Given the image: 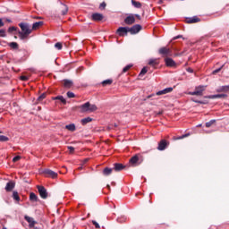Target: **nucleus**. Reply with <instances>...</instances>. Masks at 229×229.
<instances>
[{
	"instance_id": "nucleus-1",
	"label": "nucleus",
	"mask_w": 229,
	"mask_h": 229,
	"mask_svg": "<svg viewBox=\"0 0 229 229\" xmlns=\"http://www.w3.org/2000/svg\"><path fill=\"white\" fill-rule=\"evenodd\" d=\"M142 162H144V157L140 154H136L130 159L131 165H140Z\"/></svg>"
},
{
	"instance_id": "nucleus-2",
	"label": "nucleus",
	"mask_w": 229,
	"mask_h": 229,
	"mask_svg": "<svg viewBox=\"0 0 229 229\" xmlns=\"http://www.w3.org/2000/svg\"><path fill=\"white\" fill-rule=\"evenodd\" d=\"M207 89V86H198L195 88L194 91H190V96H203V91Z\"/></svg>"
},
{
	"instance_id": "nucleus-3",
	"label": "nucleus",
	"mask_w": 229,
	"mask_h": 229,
	"mask_svg": "<svg viewBox=\"0 0 229 229\" xmlns=\"http://www.w3.org/2000/svg\"><path fill=\"white\" fill-rule=\"evenodd\" d=\"M19 26L21 30V33H27V34L31 35V29H30V24L21 22V23H19Z\"/></svg>"
},
{
	"instance_id": "nucleus-4",
	"label": "nucleus",
	"mask_w": 229,
	"mask_h": 229,
	"mask_svg": "<svg viewBox=\"0 0 229 229\" xmlns=\"http://www.w3.org/2000/svg\"><path fill=\"white\" fill-rule=\"evenodd\" d=\"M140 30H142V26L140 24H135L129 28V33H131V35H137Z\"/></svg>"
},
{
	"instance_id": "nucleus-5",
	"label": "nucleus",
	"mask_w": 229,
	"mask_h": 229,
	"mask_svg": "<svg viewBox=\"0 0 229 229\" xmlns=\"http://www.w3.org/2000/svg\"><path fill=\"white\" fill-rule=\"evenodd\" d=\"M38 191L42 199H47V190L44 186H38Z\"/></svg>"
},
{
	"instance_id": "nucleus-6",
	"label": "nucleus",
	"mask_w": 229,
	"mask_h": 229,
	"mask_svg": "<svg viewBox=\"0 0 229 229\" xmlns=\"http://www.w3.org/2000/svg\"><path fill=\"white\" fill-rule=\"evenodd\" d=\"M117 33L120 37H124L130 33V27H120L117 29Z\"/></svg>"
},
{
	"instance_id": "nucleus-7",
	"label": "nucleus",
	"mask_w": 229,
	"mask_h": 229,
	"mask_svg": "<svg viewBox=\"0 0 229 229\" xmlns=\"http://www.w3.org/2000/svg\"><path fill=\"white\" fill-rule=\"evenodd\" d=\"M206 99H225V98H228V95L226 94H216V95H208L205 97Z\"/></svg>"
},
{
	"instance_id": "nucleus-8",
	"label": "nucleus",
	"mask_w": 229,
	"mask_h": 229,
	"mask_svg": "<svg viewBox=\"0 0 229 229\" xmlns=\"http://www.w3.org/2000/svg\"><path fill=\"white\" fill-rule=\"evenodd\" d=\"M124 22L128 26H131V24H135V14H129L125 19Z\"/></svg>"
},
{
	"instance_id": "nucleus-9",
	"label": "nucleus",
	"mask_w": 229,
	"mask_h": 229,
	"mask_svg": "<svg viewBox=\"0 0 229 229\" xmlns=\"http://www.w3.org/2000/svg\"><path fill=\"white\" fill-rule=\"evenodd\" d=\"M159 55H163L164 56H169L171 55V49L168 47H161L158 50Z\"/></svg>"
},
{
	"instance_id": "nucleus-10",
	"label": "nucleus",
	"mask_w": 229,
	"mask_h": 229,
	"mask_svg": "<svg viewBox=\"0 0 229 229\" xmlns=\"http://www.w3.org/2000/svg\"><path fill=\"white\" fill-rule=\"evenodd\" d=\"M168 144L169 143L167 142V140H161L160 142L158 143L157 149L159 151H164L165 149V148H167Z\"/></svg>"
},
{
	"instance_id": "nucleus-11",
	"label": "nucleus",
	"mask_w": 229,
	"mask_h": 229,
	"mask_svg": "<svg viewBox=\"0 0 229 229\" xmlns=\"http://www.w3.org/2000/svg\"><path fill=\"white\" fill-rule=\"evenodd\" d=\"M44 174H47L50 178H58V174L51 169H45Z\"/></svg>"
},
{
	"instance_id": "nucleus-12",
	"label": "nucleus",
	"mask_w": 229,
	"mask_h": 229,
	"mask_svg": "<svg viewBox=\"0 0 229 229\" xmlns=\"http://www.w3.org/2000/svg\"><path fill=\"white\" fill-rule=\"evenodd\" d=\"M15 189V182L10 181L5 185V191L6 192H12Z\"/></svg>"
},
{
	"instance_id": "nucleus-13",
	"label": "nucleus",
	"mask_w": 229,
	"mask_h": 229,
	"mask_svg": "<svg viewBox=\"0 0 229 229\" xmlns=\"http://www.w3.org/2000/svg\"><path fill=\"white\" fill-rule=\"evenodd\" d=\"M165 64L166 67H176V63L174 62V60H173V58L170 57L165 59Z\"/></svg>"
},
{
	"instance_id": "nucleus-14",
	"label": "nucleus",
	"mask_w": 229,
	"mask_h": 229,
	"mask_svg": "<svg viewBox=\"0 0 229 229\" xmlns=\"http://www.w3.org/2000/svg\"><path fill=\"white\" fill-rule=\"evenodd\" d=\"M201 19H199L198 16H193L191 18H187L186 22L188 24H196V22H199Z\"/></svg>"
},
{
	"instance_id": "nucleus-15",
	"label": "nucleus",
	"mask_w": 229,
	"mask_h": 229,
	"mask_svg": "<svg viewBox=\"0 0 229 229\" xmlns=\"http://www.w3.org/2000/svg\"><path fill=\"white\" fill-rule=\"evenodd\" d=\"M90 106V102H86L85 104L79 106L81 112L85 114V112H89V108Z\"/></svg>"
},
{
	"instance_id": "nucleus-16",
	"label": "nucleus",
	"mask_w": 229,
	"mask_h": 229,
	"mask_svg": "<svg viewBox=\"0 0 229 229\" xmlns=\"http://www.w3.org/2000/svg\"><path fill=\"white\" fill-rule=\"evenodd\" d=\"M173 90V88H165V89L159 90L156 93L157 96H164L165 94H170Z\"/></svg>"
},
{
	"instance_id": "nucleus-17",
	"label": "nucleus",
	"mask_w": 229,
	"mask_h": 229,
	"mask_svg": "<svg viewBox=\"0 0 229 229\" xmlns=\"http://www.w3.org/2000/svg\"><path fill=\"white\" fill-rule=\"evenodd\" d=\"M91 19L92 21H103V14L99 13H95L91 15Z\"/></svg>"
},
{
	"instance_id": "nucleus-18",
	"label": "nucleus",
	"mask_w": 229,
	"mask_h": 229,
	"mask_svg": "<svg viewBox=\"0 0 229 229\" xmlns=\"http://www.w3.org/2000/svg\"><path fill=\"white\" fill-rule=\"evenodd\" d=\"M125 165H123V164L121 163H115L114 165V169L116 171V172H119V171H123V169H125Z\"/></svg>"
},
{
	"instance_id": "nucleus-19",
	"label": "nucleus",
	"mask_w": 229,
	"mask_h": 229,
	"mask_svg": "<svg viewBox=\"0 0 229 229\" xmlns=\"http://www.w3.org/2000/svg\"><path fill=\"white\" fill-rule=\"evenodd\" d=\"M73 85L72 81L71 80H64V89H71Z\"/></svg>"
},
{
	"instance_id": "nucleus-20",
	"label": "nucleus",
	"mask_w": 229,
	"mask_h": 229,
	"mask_svg": "<svg viewBox=\"0 0 229 229\" xmlns=\"http://www.w3.org/2000/svg\"><path fill=\"white\" fill-rule=\"evenodd\" d=\"M25 220L27 221V223H29L30 226H35V225L37 224V222H35V220L33 219V217L25 216Z\"/></svg>"
},
{
	"instance_id": "nucleus-21",
	"label": "nucleus",
	"mask_w": 229,
	"mask_h": 229,
	"mask_svg": "<svg viewBox=\"0 0 229 229\" xmlns=\"http://www.w3.org/2000/svg\"><path fill=\"white\" fill-rule=\"evenodd\" d=\"M159 62H158V59L155 58V59H149L148 60V64L151 66V67H157V65H158Z\"/></svg>"
},
{
	"instance_id": "nucleus-22",
	"label": "nucleus",
	"mask_w": 229,
	"mask_h": 229,
	"mask_svg": "<svg viewBox=\"0 0 229 229\" xmlns=\"http://www.w3.org/2000/svg\"><path fill=\"white\" fill-rule=\"evenodd\" d=\"M216 92H229V85L220 86V87L216 89Z\"/></svg>"
},
{
	"instance_id": "nucleus-23",
	"label": "nucleus",
	"mask_w": 229,
	"mask_h": 229,
	"mask_svg": "<svg viewBox=\"0 0 229 229\" xmlns=\"http://www.w3.org/2000/svg\"><path fill=\"white\" fill-rule=\"evenodd\" d=\"M65 129L68 130V131H76V124L71 123V124L65 125Z\"/></svg>"
},
{
	"instance_id": "nucleus-24",
	"label": "nucleus",
	"mask_w": 229,
	"mask_h": 229,
	"mask_svg": "<svg viewBox=\"0 0 229 229\" xmlns=\"http://www.w3.org/2000/svg\"><path fill=\"white\" fill-rule=\"evenodd\" d=\"M81 123L82 126H85V124H89V123H92V118L91 117H86L81 120Z\"/></svg>"
},
{
	"instance_id": "nucleus-25",
	"label": "nucleus",
	"mask_w": 229,
	"mask_h": 229,
	"mask_svg": "<svg viewBox=\"0 0 229 229\" xmlns=\"http://www.w3.org/2000/svg\"><path fill=\"white\" fill-rule=\"evenodd\" d=\"M112 171H113L112 168L106 167V168H104L102 173H103L104 176H110V174H112Z\"/></svg>"
},
{
	"instance_id": "nucleus-26",
	"label": "nucleus",
	"mask_w": 229,
	"mask_h": 229,
	"mask_svg": "<svg viewBox=\"0 0 229 229\" xmlns=\"http://www.w3.org/2000/svg\"><path fill=\"white\" fill-rule=\"evenodd\" d=\"M44 25V21H37L32 24V30H38L40 26Z\"/></svg>"
},
{
	"instance_id": "nucleus-27",
	"label": "nucleus",
	"mask_w": 229,
	"mask_h": 229,
	"mask_svg": "<svg viewBox=\"0 0 229 229\" xmlns=\"http://www.w3.org/2000/svg\"><path fill=\"white\" fill-rule=\"evenodd\" d=\"M19 37L21 40H26V38H28V37H30V34L26 33V32H19Z\"/></svg>"
},
{
	"instance_id": "nucleus-28",
	"label": "nucleus",
	"mask_w": 229,
	"mask_h": 229,
	"mask_svg": "<svg viewBox=\"0 0 229 229\" xmlns=\"http://www.w3.org/2000/svg\"><path fill=\"white\" fill-rule=\"evenodd\" d=\"M114 83V81L112 79H107L106 81H103L101 82L102 87H106L107 85H112Z\"/></svg>"
},
{
	"instance_id": "nucleus-29",
	"label": "nucleus",
	"mask_w": 229,
	"mask_h": 229,
	"mask_svg": "<svg viewBox=\"0 0 229 229\" xmlns=\"http://www.w3.org/2000/svg\"><path fill=\"white\" fill-rule=\"evenodd\" d=\"M30 201L37 202V201H38V196H37V194H35L34 192H31L30 194Z\"/></svg>"
},
{
	"instance_id": "nucleus-30",
	"label": "nucleus",
	"mask_w": 229,
	"mask_h": 229,
	"mask_svg": "<svg viewBox=\"0 0 229 229\" xmlns=\"http://www.w3.org/2000/svg\"><path fill=\"white\" fill-rule=\"evenodd\" d=\"M54 99H58L61 101V103H63V105H67V100L64 98V96H57L54 98Z\"/></svg>"
},
{
	"instance_id": "nucleus-31",
	"label": "nucleus",
	"mask_w": 229,
	"mask_h": 229,
	"mask_svg": "<svg viewBox=\"0 0 229 229\" xmlns=\"http://www.w3.org/2000/svg\"><path fill=\"white\" fill-rule=\"evenodd\" d=\"M131 4L134 6V8H142V4H140V2L131 0Z\"/></svg>"
},
{
	"instance_id": "nucleus-32",
	"label": "nucleus",
	"mask_w": 229,
	"mask_h": 229,
	"mask_svg": "<svg viewBox=\"0 0 229 229\" xmlns=\"http://www.w3.org/2000/svg\"><path fill=\"white\" fill-rule=\"evenodd\" d=\"M61 4L64 6V10L62 11V15H67V12H69V7L64 3H61Z\"/></svg>"
},
{
	"instance_id": "nucleus-33",
	"label": "nucleus",
	"mask_w": 229,
	"mask_h": 229,
	"mask_svg": "<svg viewBox=\"0 0 229 229\" xmlns=\"http://www.w3.org/2000/svg\"><path fill=\"white\" fill-rule=\"evenodd\" d=\"M13 199L15 201H21V197H19V192L13 191Z\"/></svg>"
},
{
	"instance_id": "nucleus-34",
	"label": "nucleus",
	"mask_w": 229,
	"mask_h": 229,
	"mask_svg": "<svg viewBox=\"0 0 229 229\" xmlns=\"http://www.w3.org/2000/svg\"><path fill=\"white\" fill-rule=\"evenodd\" d=\"M98 110V106L89 103V112H96Z\"/></svg>"
},
{
	"instance_id": "nucleus-35",
	"label": "nucleus",
	"mask_w": 229,
	"mask_h": 229,
	"mask_svg": "<svg viewBox=\"0 0 229 229\" xmlns=\"http://www.w3.org/2000/svg\"><path fill=\"white\" fill-rule=\"evenodd\" d=\"M9 46L12 49H19V44H17V42H11Z\"/></svg>"
},
{
	"instance_id": "nucleus-36",
	"label": "nucleus",
	"mask_w": 229,
	"mask_h": 229,
	"mask_svg": "<svg viewBox=\"0 0 229 229\" xmlns=\"http://www.w3.org/2000/svg\"><path fill=\"white\" fill-rule=\"evenodd\" d=\"M10 140V138L4 135H0V142H8Z\"/></svg>"
},
{
	"instance_id": "nucleus-37",
	"label": "nucleus",
	"mask_w": 229,
	"mask_h": 229,
	"mask_svg": "<svg viewBox=\"0 0 229 229\" xmlns=\"http://www.w3.org/2000/svg\"><path fill=\"white\" fill-rule=\"evenodd\" d=\"M131 67H133V64L126 65L125 67H123V72H128V71H130V69H131Z\"/></svg>"
},
{
	"instance_id": "nucleus-38",
	"label": "nucleus",
	"mask_w": 229,
	"mask_h": 229,
	"mask_svg": "<svg viewBox=\"0 0 229 229\" xmlns=\"http://www.w3.org/2000/svg\"><path fill=\"white\" fill-rule=\"evenodd\" d=\"M212 124H216V120H210L209 122L206 123V128H210Z\"/></svg>"
},
{
	"instance_id": "nucleus-39",
	"label": "nucleus",
	"mask_w": 229,
	"mask_h": 229,
	"mask_svg": "<svg viewBox=\"0 0 229 229\" xmlns=\"http://www.w3.org/2000/svg\"><path fill=\"white\" fill-rule=\"evenodd\" d=\"M127 219L128 218L126 216H120V217L117 218V222L118 223H126Z\"/></svg>"
},
{
	"instance_id": "nucleus-40",
	"label": "nucleus",
	"mask_w": 229,
	"mask_h": 229,
	"mask_svg": "<svg viewBox=\"0 0 229 229\" xmlns=\"http://www.w3.org/2000/svg\"><path fill=\"white\" fill-rule=\"evenodd\" d=\"M66 96H67V98H69L70 99L72 98H76V95H75L73 92H72V91H68V92L66 93Z\"/></svg>"
},
{
	"instance_id": "nucleus-41",
	"label": "nucleus",
	"mask_w": 229,
	"mask_h": 229,
	"mask_svg": "<svg viewBox=\"0 0 229 229\" xmlns=\"http://www.w3.org/2000/svg\"><path fill=\"white\" fill-rule=\"evenodd\" d=\"M55 49H58V51L62 50V47H63L62 43L60 42L55 43Z\"/></svg>"
},
{
	"instance_id": "nucleus-42",
	"label": "nucleus",
	"mask_w": 229,
	"mask_h": 229,
	"mask_svg": "<svg viewBox=\"0 0 229 229\" xmlns=\"http://www.w3.org/2000/svg\"><path fill=\"white\" fill-rule=\"evenodd\" d=\"M146 72H148V68L143 67L140 72V76H144V74H146Z\"/></svg>"
},
{
	"instance_id": "nucleus-43",
	"label": "nucleus",
	"mask_w": 229,
	"mask_h": 229,
	"mask_svg": "<svg viewBox=\"0 0 229 229\" xmlns=\"http://www.w3.org/2000/svg\"><path fill=\"white\" fill-rule=\"evenodd\" d=\"M0 37H2V38H4V37H6V30H0Z\"/></svg>"
},
{
	"instance_id": "nucleus-44",
	"label": "nucleus",
	"mask_w": 229,
	"mask_h": 229,
	"mask_svg": "<svg viewBox=\"0 0 229 229\" xmlns=\"http://www.w3.org/2000/svg\"><path fill=\"white\" fill-rule=\"evenodd\" d=\"M225 67V64H223L220 68L216 69L213 71V74H217V72H220L221 69Z\"/></svg>"
},
{
	"instance_id": "nucleus-45",
	"label": "nucleus",
	"mask_w": 229,
	"mask_h": 229,
	"mask_svg": "<svg viewBox=\"0 0 229 229\" xmlns=\"http://www.w3.org/2000/svg\"><path fill=\"white\" fill-rule=\"evenodd\" d=\"M43 99H46V93L41 94V95L38 98V101H42Z\"/></svg>"
},
{
	"instance_id": "nucleus-46",
	"label": "nucleus",
	"mask_w": 229,
	"mask_h": 229,
	"mask_svg": "<svg viewBox=\"0 0 229 229\" xmlns=\"http://www.w3.org/2000/svg\"><path fill=\"white\" fill-rule=\"evenodd\" d=\"M99 8L100 10H105V8H106V4L105 2L101 3Z\"/></svg>"
},
{
	"instance_id": "nucleus-47",
	"label": "nucleus",
	"mask_w": 229,
	"mask_h": 229,
	"mask_svg": "<svg viewBox=\"0 0 229 229\" xmlns=\"http://www.w3.org/2000/svg\"><path fill=\"white\" fill-rule=\"evenodd\" d=\"M17 30V28H15V27H10L9 29H8V32L9 33H13V31H16Z\"/></svg>"
},
{
	"instance_id": "nucleus-48",
	"label": "nucleus",
	"mask_w": 229,
	"mask_h": 229,
	"mask_svg": "<svg viewBox=\"0 0 229 229\" xmlns=\"http://www.w3.org/2000/svg\"><path fill=\"white\" fill-rule=\"evenodd\" d=\"M194 103H199V105H207V102L203 101V100H193Z\"/></svg>"
},
{
	"instance_id": "nucleus-49",
	"label": "nucleus",
	"mask_w": 229,
	"mask_h": 229,
	"mask_svg": "<svg viewBox=\"0 0 229 229\" xmlns=\"http://www.w3.org/2000/svg\"><path fill=\"white\" fill-rule=\"evenodd\" d=\"M19 160H21V156H15V157L13 158V162H19Z\"/></svg>"
},
{
	"instance_id": "nucleus-50",
	"label": "nucleus",
	"mask_w": 229,
	"mask_h": 229,
	"mask_svg": "<svg viewBox=\"0 0 229 229\" xmlns=\"http://www.w3.org/2000/svg\"><path fill=\"white\" fill-rule=\"evenodd\" d=\"M21 81H28L29 78H28V76L22 75V76H21Z\"/></svg>"
},
{
	"instance_id": "nucleus-51",
	"label": "nucleus",
	"mask_w": 229,
	"mask_h": 229,
	"mask_svg": "<svg viewBox=\"0 0 229 229\" xmlns=\"http://www.w3.org/2000/svg\"><path fill=\"white\" fill-rule=\"evenodd\" d=\"M95 228H99V224L98 222H96L95 220L92 221Z\"/></svg>"
},
{
	"instance_id": "nucleus-52",
	"label": "nucleus",
	"mask_w": 229,
	"mask_h": 229,
	"mask_svg": "<svg viewBox=\"0 0 229 229\" xmlns=\"http://www.w3.org/2000/svg\"><path fill=\"white\" fill-rule=\"evenodd\" d=\"M68 149H69L70 153H74V147L69 146Z\"/></svg>"
},
{
	"instance_id": "nucleus-53",
	"label": "nucleus",
	"mask_w": 229,
	"mask_h": 229,
	"mask_svg": "<svg viewBox=\"0 0 229 229\" xmlns=\"http://www.w3.org/2000/svg\"><path fill=\"white\" fill-rule=\"evenodd\" d=\"M4 26V22H3V19L0 18V28H3Z\"/></svg>"
},
{
	"instance_id": "nucleus-54",
	"label": "nucleus",
	"mask_w": 229,
	"mask_h": 229,
	"mask_svg": "<svg viewBox=\"0 0 229 229\" xmlns=\"http://www.w3.org/2000/svg\"><path fill=\"white\" fill-rule=\"evenodd\" d=\"M189 133L183 134L182 136L180 137V139H185L186 137H189Z\"/></svg>"
},
{
	"instance_id": "nucleus-55",
	"label": "nucleus",
	"mask_w": 229,
	"mask_h": 229,
	"mask_svg": "<svg viewBox=\"0 0 229 229\" xmlns=\"http://www.w3.org/2000/svg\"><path fill=\"white\" fill-rule=\"evenodd\" d=\"M182 35H178L174 38V40H178V38H182Z\"/></svg>"
},
{
	"instance_id": "nucleus-56",
	"label": "nucleus",
	"mask_w": 229,
	"mask_h": 229,
	"mask_svg": "<svg viewBox=\"0 0 229 229\" xmlns=\"http://www.w3.org/2000/svg\"><path fill=\"white\" fill-rule=\"evenodd\" d=\"M187 71L188 72H191V73L194 72V70H192L191 68H188Z\"/></svg>"
},
{
	"instance_id": "nucleus-57",
	"label": "nucleus",
	"mask_w": 229,
	"mask_h": 229,
	"mask_svg": "<svg viewBox=\"0 0 229 229\" xmlns=\"http://www.w3.org/2000/svg\"><path fill=\"white\" fill-rule=\"evenodd\" d=\"M137 17L139 19V21H140V16L139 14H134V18Z\"/></svg>"
},
{
	"instance_id": "nucleus-58",
	"label": "nucleus",
	"mask_w": 229,
	"mask_h": 229,
	"mask_svg": "<svg viewBox=\"0 0 229 229\" xmlns=\"http://www.w3.org/2000/svg\"><path fill=\"white\" fill-rule=\"evenodd\" d=\"M197 128H201V124L197 125Z\"/></svg>"
},
{
	"instance_id": "nucleus-59",
	"label": "nucleus",
	"mask_w": 229,
	"mask_h": 229,
	"mask_svg": "<svg viewBox=\"0 0 229 229\" xmlns=\"http://www.w3.org/2000/svg\"><path fill=\"white\" fill-rule=\"evenodd\" d=\"M114 127L117 128V124H114Z\"/></svg>"
},
{
	"instance_id": "nucleus-60",
	"label": "nucleus",
	"mask_w": 229,
	"mask_h": 229,
	"mask_svg": "<svg viewBox=\"0 0 229 229\" xmlns=\"http://www.w3.org/2000/svg\"><path fill=\"white\" fill-rule=\"evenodd\" d=\"M108 189H110V185H107Z\"/></svg>"
},
{
	"instance_id": "nucleus-61",
	"label": "nucleus",
	"mask_w": 229,
	"mask_h": 229,
	"mask_svg": "<svg viewBox=\"0 0 229 229\" xmlns=\"http://www.w3.org/2000/svg\"><path fill=\"white\" fill-rule=\"evenodd\" d=\"M34 229H39L38 227H35Z\"/></svg>"
},
{
	"instance_id": "nucleus-62",
	"label": "nucleus",
	"mask_w": 229,
	"mask_h": 229,
	"mask_svg": "<svg viewBox=\"0 0 229 229\" xmlns=\"http://www.w3.org/2000/svg\"><path fill=\"white\" fill-rule=\"evenodd\" d=\"M2 229H7L6 227H3Z\"/></svg>"
},
{
	"instance_id": "nucleus-63",
	"label": "nucleus",
	"mask_w": 229,
	"mask_h": 229,
	"mask_svg": "<svg viewBox=\"0 0 229 229\" xmlns=\"http://www.w3.org/2000/svg\"><path fill=\"white\" fill-rule=\"evenodd\" d=\"M0 133H3V131H0Z\"/></svg>"
},
{
	"instance_id": "nucleus-64",
	"label": "nucleus",
	"mask_w": 229,
	"mask_h": 229,
	"mask_svg": "<svg viewBox=\"0 0 229 229\" xmlns=\"http://www.w3.org/2000/svg\"><path fill=\"white\" fill-rule=\"evenodd\" d=\"M159 3H162V0Z\"/></svg>"
}]
</instances>
